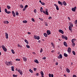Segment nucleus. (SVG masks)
Returning a JSON list of instances; mask_svg holds the SVG:
<instances>
[{
  "instance_id": "obj_1",
  "label": "nucleus",
  "mask_w": 77,
  "mask_h": 77,
  "mask_svg": "<svg viewBox=\"0 0 77 77\" xmlns=\"http://www.w3.org/2000/svg\"><path fill=\"white\" fill-rule=\"evenodd\" d=\"M5 63L7 66H10L11 65H12V61H9L8 62V61H6L5 62Z\"/></svg>"
},
{
  "instance_id": "obj_2",
  "label": "nucleus",
  "mask_w": 77,
  "mask_h": 77,
  "mask_svg": "<svg viewBox=\"0 0 77 77\" xmlns=\"http://www.w3.org/2000/svg\"><path fill=\"white\" fill-rule=\"evenodd\" d=\"M48 11V9H45V11H43V13L44 14H46L47 15H48V12L47 11Z\"/></svg>"
},
{
  "instance_id": "obj_3",
  "label": "nucleus",
  "mask_w": 77,
  "mask_h": 77,
  "mask_svg": "<svg viewBox=\"0 0 77 77\" xmlns=\"http://www.w3.org/2000/svg\"><path fill=\"white\" fill-rule=\"evenodd\" d=\"M2 47L4 51L5 52L7 51V49L5 47V46L4 45H2Z\"/></svg>"
},
{
  "instance_id": "obj_4",
  "label": "nucleus",
  "mask_w": 77,
  "mask_h": 77,
  "mask_svg": "<svg viewBox=\"0 0 77 77\" xmlns=\"http://www.w3.org/2000/svg\"><path fill=\"white\" fill-rule=\"evenodd\" d=\"M62 38H63V39H65L66 40H68V37L64 35H62Z\"/></svg>"
},
{
  "instance_id": "obj_5",
  "label": "nucleus",
  "mask_w": 77,
  "mask_h": 77,
  "mask_svg": "<svg viewBox=\"0 0 77 77\" xmlns=\"http://www.w3.org/2000/svg\"><path fill=\"white\" fill-rule=\"evenodd\" d=\"M67 51L69 54H70V53H71V48H68Z\"/></svg>"
},
{
  "instance_id": "obj_6",
  "label": "nucleus",
  "mask_w": 77,
  "mask_h": 77,
  "mask_svg": "<svg viewBox=\"0 0 77 77\" xmlns=\"http://www.w3.org/2000/svg\"><path fill=\"white\" fill-rule=\"evenodd\" d=\"M77 7H75L74 8H72V11L73 12H75V10H76V8Z\"/></svg>"
},
{
  "instance_id": "obj_7",
  "label": "nucleus",
  "mask_w": 77,
  "mask_h": 77,
  "mask_svg": "<svg viewBox=\"0 0 77 77\" xmlns=\"http://www.w3.org/2000/svg\"><path fill=\"white\" fill-rule=\"evenodd\" d=\"M47 33L48 35H50L51 34V32H50V31L49 30H48L47 31Z\"/></svg>"
},
{
  "instance_id": "obj_8",
  "label": "nucleus",
  "mask_w": 77,
  "mask_h": 77,
  "mask_svg": "<svg viewBox=\"0 0 77 77\" xmlns=\"http://www.w3.org/2000/svg\"><path fill=\"white\" fill-rule=\"evenodd\" d=\"M54 6H55V7H56V9H57V11H59V7L57 6V5H56V4H54Z\"/></svg>"
},
{
  "instance_id": "obj_9",
  "label": "nucleus",
  "mask_w": 77,
  "mask_h": 77,
  "mask_svg": "<svg viewBox=\"0 0 77 77\" xmlns=\"http://www.w3.org/2000/svg\"><path fill=\"white\" fill-rule=\"evenodd\" d=\"M59 32L60 33H61L62 34H63L64 33V32H63V31L61 29H59Z\"/></svg>"
},
{
  "instance_id": "obj_10",
  "label": "nucleus",
  "mask_w": 77,
  "mask_h": 77,
  "mask_svg": "<svg viewBox=\"0 0 77 77\" xmlns=\"http://www.w3.org/2000/svg\"><path fill=\"white\" fill-rule=\"evenodd\" d=\"M23 60L25 62H26L27 61V58L25 57H23Z\"/></svg>"
},
{
  "instance_id": "obj_11",
  "label": "nucleus",
  "mask_w": 77,
  "mask_h": 77,
  "mask_svg": "<svg viewBox=\"0 0 77 77\" xmlns=\"http://www.w3.org/2000/svg\"><path fill=\"white\" fill-rule=\"evenodd\" d=\"M17 71H18V72H19L20 74V75H22V74H23L22 71H20V69L17 70Z\"/></svg>"
},
{
  "instance_id": "obj_12",
  "label": "nucleus",
  "mask_w": 77,
  "mask_h": 77,
  "mask_svg": "<svg viewBox=\"0 0 77 77\" xmlns=\"http://www.w3.org/2000/svg\"><path fill=\"white\" fill-rule=\"evenodd\" d=\"M58 58L59 59H62V55L61 54H60L59 56L58 57Z\"/></svg>"
},
{
  "instance_id": "obj_13",
  "label": "nucleus",
  "mask_w": 77,
  "mask_h": 77,
  "mask_svg": "<svg viewBox=\"0 0 77 77\" xmlns=\"http://www.w3.org/2000/svg\"><path fill=\"white\" fill-rule=\"evenodd\" d=\"M12 14L13 15V16L15 17V12H14V11H12Z\"/></svg>"
},
{
  "instance_id": "obj_14",
  "label": "nucleus",
  "mask_w": 77,
  "mask_h": 77,
  "mask_svg": "<svg viewBox=\"0 0 77 77\" xmlns=\"http://www.w3.org/2000/svg\"><path fill=\"white\" fill-rule=\"evenodd\" d=\"M49 77H54V75H53V74H51L50 73L49 74Z\"/></svg>"
},
{
  "instance_id": "obj_15",
  "label": "nucleus",
  "mask_w": 77,
  "mask_h": 77,
  "mask_svg": "<svg viewBox=\"0 0 77 77\" xmlns=\"http://www.w3.org/2000/svg\"><path fill=\"white\" fill-rule=\"evenodd\" d=\"M76 41V40L75 38L72 39V43H74V41Z\"/></svg>"
},
{
  "instance_id": "obj_16",
  "label": "nucleus",
  "mask_w": 77,
  "mask_h": 77,
  "mask_svg": "<svg viewBox=\"0 0 77 77\" xmlns=\"http://www.w3.org/2000/svg\"><path fill=\"white\" fill-rule=\"evenodd\" d=\"M58 3L59 4V5H60L61 6H62L63 4H62V2H60V1H58Z\"/></svg>"
},
{
  "instance_id": "obj_17",
  "label": "nucleus",
  "mask_w": 77,
  "mask_h": 77,
  "mask_svg": "<svg viewBox=\"0 0 77 77\" xmlns=\"http://www.w3.org/2000/svg\"><path fill=\"white\" fill-rule=\"evenodd\" d=\"M5 36L7 39H8V34L7 33H5Z\"/></svg>"
},
{
  "instance_id": "obj_18",
  "label": "nucleus",
  "mask_w": 77,
  "mask_h": 77,
  "mask_svg": "<svg viewBox=\"0 0 77 77\" xmlns=\"http://www.w3.org/2000/svg\"><path fill=\"white\" fill-rule=\"evenodd\" d=\"M66 71L67 72H68V73L70 72V70H69V69H68L66 68Z\"/></svg>"
},
{
  "instance_id": "obj_19",
  "label": "nucleus",
  "mask_w": 77,
  "mask_h": 77,
  "mask_svg": "<svg viewBox=\"0 0 77 77\" xmlns=\"http://www.w3.org/2000/svg\"><path fill=\"white\" fill-rule=\"evenodd\" d=\"M63 44L65 46H67V43L66 42H64L63 43Z\"/></svg>"
},
{
  "instance_id": "obj_20",
  "label": "nucleus",
  "mask_w": 77,
  "mask_h": 77,
  "mask_svg": "<svg viewBox=\"0 0 77 77\" xmlns=\"http://www.w3.org/2000/svg\"><path fill=\"white\" fill-rule=\"evenodd\" d=\"M63 5H64V6H66V2H65V1H63Z\"/></svg>"
},
{
  "instance_id": "obj_21",
  "label": "nucleus",
  "mask_w": 77,
  "mask_h": 77,
  "mask_svg": "<svg viewBox=\"0 0 77 77\" xmlns=\"http://www.w3.org/2000/svg\"><path fill=\"white\" fill-rule=\"evenodd\" d=\"M11 70L12 71H14V67L13 66H12L11 67Z\"/></svg>"
},
{
  "instance_id": "obj_22",
  "label": "nucleus",
  "mask_w": 77,
  "mask_h": 77,
  "mask_svg": "<svg viewBox=\"0 0 77 77\" xmlns=\"http://www.w3.org/2000/svg\"><path fill=\"white\" fill-rule=\"evenodd\" d=\"M34 62H35V63H39V62L38 61V60L37 59L35 60H34Z\"/></svg>"
},
{
  "instance_id": "obj_23",
  "label": "nucleus",
  "mask_w": 77,
  "mask_h": 77,
  "mask_svg": "<svg viewBox=\"0 0 77 77\" xmlns=\"http://www.w3.org/2000/svg\"><path fill=\"white\" fill-rule=\"evenodd\" d=\"M64 56L65 57H68V54H66V53L64 54Z\"/></svg>"
},
{
  "instance_id": "obj_24",
  "label": "nucleus",
  "mask_w": 77,
  "mask_h": 77,
  "mask_svg": "<svg viewBox=\"0 0 77 77\" xmlns=\"http://www.w3.org/2000/svg\"><path fill=\"white\" fill-rule=\"evenodd\" d=\"M72 26H69V30H72Z\"/></svg>"
},
{
  "instance_id": "obj_25",
  "label": "nucleus",
  "mask_w": 77,
  "mask_h": 77,
  "mask_svg": "<svg viewBox=\"0 0 77 77\" xmlns=\"http://www.w3.org/2000/svg\"><path fill=\"white\" fill-rule=\"evenodd\" d=\"M25 42H26V44H29V42L26 40V39H25Z\"/></svg>"
},
{
  "instance_id": "obj_26",
  "label": "nucleus",
  "mask_w": 77,
  "mask_h": 77,
  "mask_svg": "<svg viewBox=\"0 0 77 77\" xmlns=\"http://www.w3.org/2000/svg\"><path fill=\"white\" fill-rule=\"evenodd\" d=\"M44 35L45 37H47V33H44Z\"/></svg>"
},
{
  "instance_id": "obj_27",
  "label": "nucleus",
  "mask_w": 77,
  "mask_h": 77,
  "mask_svg": "<svg viewBox=\"0 0 77 77\" xmlns=\"http://www.w3.org/2000/svg\"><path fill=\"white\" fill-rule=\"evenodd\" d=\"M40 11L41 12H43V9L42 8V7H41Z\"/></svg>"
},
{
  "instance_id": "obj_28",
  "label": "nucleus",
  "mask_w": 77,
  "mask_h": 77,
  "mask_svg": "<svg viewBox=\"0 0 77 77\" xmlns=\"http://www.w3.org/2000/svg\"><path fill=\"white\" fill-rule=\"evenodd\" d=\"M40 74L42 75H44V72H43L42 71H41L40 72Z\"/></svg>"
},
{
  "instance_id": "obj_29",
  "label": "nucleus",
  "mask_w": 77,
  "mask_h": 77,
  "mask_svg": "<svg viewBox=\"0 0 77 77\" xmlns=\"http://www.w3.org/2000/svg\"><path fill=\"white\" fill-rule=\"evenodd\" d=\"M20 7L21 8H23V5H20Z\"/></svg>"
},
{
  "instance_id": "obj_30",
  "label": "nucleus",
  "mask_w": 77,
  "mask_h": 77,
  "mask_svg": "<svg viewBox=\"0 0 77 77\" xmlns=\"http://www.w3.org/2000/svg\"><path fill=\"white\" fill-rule=\"evenodd\" d=\"M23 23H27V20H24V21H23Z\"/></svg>"
},
{
  "instance_id": "obj_31",
  "label": "nucleus",
  "mask_w": 77,
  "mask_h": 77,
  "mask_svg": "<svg viewBox=\"0 0 77 77\" xmlns=\"http://www.w3.org/2000/svg\"><path fill=\"white\" fill-rule=\"evenodd\" d=\"M7 8L8 9H11V7H10V6L9 5H7Z\"/></svg>"
},
{
  "instance_id": "obj_32",
  "label": "nucleus",
  "mask_w": 77,
  "mask_h": 77,
  "mask_svg": "<svg viewBox=\"0 0 77 77\" xmlns=\"http://www.w3.org/2000/svg\"><path fill=\"white\" fill-rule=\"evenodd\" d=\"M41 4V5H43L44 6H45V4L44 2H42Z\"/></svg>"
},
{
  "instance_id": "obj_33",
  "label": "nucleus",
  "mask_w": 77,
  "mask_h": 77,
  "mask_svg": "<svg viewBox=\"0 0 77 77\" xmlns=\"http://www.w3.org/2000/svg\"><path fill=\"white\" fill-rule=\"evenodd\" d=\"M19 14V13H18V11H17L16 12V15H17V16H18Z\"/></svg>"
},
{
  "instance_id": "obj_34",
  "label": "nucleus",
  "mask_w": 77,
  "mask_h": 77,
  "mask_svg": "<svg viewBox=\"0 0 77 77\" xmlns=\"http://www.w3.org/2000/svg\"><path fill=\"white\" fill-rule=\"evenodd\" d=\"M4 23L5 24H8V23H9V22L8 21H6L4 22Z\"/></svg>"
},
{
  "instance_id": "obj_35",
  "label": "nucleus",
  "mask_w": 77,
  "mask_h": 77,
  "mask_svg": "<svg viewBox=\"0 0 77 77\" xmlns=\"http://www.w3.org/2000/svg\"><path fill=\"white\" fill-rule=\"evenodd\" d=\"M40 39V37H39V36H37V39H37V40H39V39Z\"/></svg>"
},
{
  "instance_id": "obj_36",
  "label": "nucleus",
  "mask_w": 77,
  "mask_h": 77,
  "mask_svg": "<svg viewBox=\"0 0 77 77\" xmlns=\"http://www.w3.org/2000/svg\"><path fill=\"white\" fill-rule=\"evenodd\" d=\"M75 43H73L72 44V46L73 47H75Z\"/></svg>"
},
{
  "instance_id": "obj_37",
  "label": "nucleus",
  "mask_w": 77,
  "mask_h": 77,
  "mask_svg": "<svg viewBox=\"0 0 77 77\" xmlns=\"http://www.w3.org/2000/svg\"><path fill=\"white\" fill-rule=\"evenodd\" d=\"M26 47L28 48H30V46L29 45H26Z\"/></svg>"
},
{
  "instance_id": "obj_38",
  "label": "nucleus",
  "mask_w": 77,
  "mask_h": 77,
  "mask_svg": "<svg viewBox=\"0 0 77 77\" xmlns=\"http://www.w3.org/2000/svg\"><path fill=\"white\" fill-rule=\"evenodd\" d=\"M11 51L13 54H15V52L13 49L11 50Z\"/></svg>"
},
{
  "instance_id": "obj_39",
  "label": "nucleus",
  "mask_w": 77,
  "mask_h": 77,
  "mask_svg": "<svg viewBox=\"0 0 77 77\" xmlns=\"http://www.w3.org/2000/svg\"><path fill=\"white\" fill-rule=\"evenodd\" d=\"M29 71L30 72H31V73H33V71L31 69H29Z\"/></svg>"
},
{
  "instance_id": "obj_40",
  "label": "nucleus",
  "mask_w": 77,
  "mask_h": 77,
  "mask_svg": "<svg viewBox=\"0 0 77 77\" xmlns=\"http://www.w3.org/2000/svg\"><path fill=\"white\" fill-rule=\"evenodd\" d=\"M11 12L10 11H8L7 12L6 14H11Z\"/></svg>"
},
{
  "instance_id": "obj_41",
  "label": "nucleus",
  "mask_w": 77,
  "mask_h": 77,
  "mask_svg": "<svg viewBox=\"0 0 77 77\" xmlns=\"http://www.w3.org/2000/svg\"><path fill=\"white\" fill-rule=\"evenodd\" d=\"M72 53L73 55H75V51H72Z\"/></svg>"
},
{
  "instance_id": "obj_42",
  "label": "nucleus",
  "mask_w": 77,
  "mask_h": 77,
  "mask_svg": "<svg viewBox=\"0 0 77 77\" xmlns=\"http://www.w3.org/2000/svg\"><path fill=\"white\" fill-rule=\"evenodd\" d=\"M42 51H43V49L42 48H41V50L40 51V53H42Z\"/></svg>"
},
{
  "instance_id": "obj_43",
  "label": "nucleus",
  "mask_w": 77,
  "mask_h": 77,
  "mask_svg": "<svg viewBox=\"0 0 77 77\" xmlns=\"http://www.w3.org/2000/svg\"><path fill=\"white\" fill-rule=\"evenodd\" d=\"M36 75L37 76H39V73H36Z\"/></svg>"
},
{
  "instance_id": "obj_44",
  "label": "nucleus",
  "mask_w": 77,
  "mask_h": 77,
  "mask_svg": "<svg viewBox=\"0 0 77 77\" xmlns=\"http://www.w3.org/2000/svg\"><path fill=\"white\" fill-rule=\"evenodd\" d=\"M34 38H35V39H36L37 38V36H36V35H34Z\"/></svg>"
},
{
  "instance_id": "obj_45",
  "label": "nucleus",
  "mask_w": 77,
  "mask_h": 77,
  "mask_svg": "<svg viewBox=\"0 0 77 77\" xmlns=\"http://www.w3.org/2000/svg\"><path fill=\"white\" fill-rule=\"evenodd\" d=\"M51 44L52 46H53V47H54V44L53 43L51 42Z\"/></svg>"
},
{
  "instance_id": "obj_46",
  "label": "nucleus",
  "mask_w": 77,
  "mask_h": 77,
  "mask_svg": "<svg viewBox=\"0 0 77 77\" xmlns=\"http://www.w3.org/2000/svg\"><path fill=\"white\" fill-rule=\"evenodd\" d=\"M70 26H71V27H72V26H73V24L72 23H71Z\"/></svg>"
},
{
  "instance_id": "obj_47",
  "label": "nucleus",
  "mask_w": 77,
  "mask_h": 77,
  "mask_svg": "<svg viewBox=\"0 0 77 77\" xmlns=\"http://www.w3.org/2000/svg\"><path fill=\"white\" fill-rule=\"evenodd\" d=\"M5 12H6V13H7V12L8 10H7V9H5Z\"/></svg>"
},
{
  "instance_id": "obj_48",
  "label": "nucleus",
  "mask_w": 77,
  "mask_h": 77,
  "mask_svg": "<svg viewBox=\"0 0 77 77\" xmlns=\"http://www.w3.org/2000/svg\"><path fill=\"white\" fill-rule=\"evenodd\" d=\"M34 71H36L37 70V69L36 68H33Z\"/></svg>"
},
{
  "instance_id": "obj_49",
  "label": "nucleus",
  "mask_w": 77,
  "mask_h": 77,
  "mask_svg": "<svg viewBox=\"0 0 77 77\" xmlns=\"http://www.w3.org/2000/svg\"><path fill=\"white\" fill-rule=\"evenodd\" d=\"M13 76L14 77H17V75H13Z\"/></svg>"
},
{
  "instance_id": "obj_50",
  "label": "nucleus",
  "mask_w": 77,
  "mask_h": 77,
  "mask_svg": "<svg viewBox=\"0 0 77 77\" xmlns=\"http://www.w3.org/2000/svg\"><path fill=\"white\" fill-rule=\"evenodd\" d=\"M27 7H28V5H26L25 6L24 8L26 9Z\"/></svg>"
},
{
  "instance_id": "obj_51",
  "label": "nucleus",
  "mask_w": 77,
  "mask_h": 77,
  "mask_svg": "<svg viewBox=\"0 0 77 77\" xmlns=\"http://www.w3.org/2000/svg\"><path fill=\"white\" fill-rule=\"evenodd\" d=\"M15 60H16V61H20V59H16Z\"/></svg>"
},
{
  "instance_id": "obj_52",
  "label": "nucleus",
  "mask_w": 77,
  "mask_h": 77,
  "mask_svg": "<svg viewBox=\"0 0 77 77\" xmlns=\"http://www.w3.org/2000/svg\"><path fill=\"white\" fill-rule=\"evenodd\" d=\"M31 21H33V22H35V20H34V19H33V18L32 19Z\"/></svg>"
},
{
  "instance_id": "obj_53",
  "label": "nucleus",
  "mask_w": 77,
  "mask_h": 77,
  "mask_svg": "<svg viewBox=\"0 0 77 77\" xmlns=\"http://www.w3.org/2000/svg\"><path fill=\"white\" fill-rule=\"evenodd\" d=\"M39 20H40L41 21H44V20H43V19H42V18H39Z\"/></svg>"
},
{
  "instance_id": "obj_54",
  "label": "nucleus",
  "mask_w": 77,
  "mask_h": 77,
  "mask_svg": "<svg viewBox=\"0 0 77 77\" xmlns=\"http://www.w3.org/2000/svg\"><path fill=\"white\" fill-rule=\"evenodd\" d=\"M73 77H77V76H76V75H73Z\"/></svg>"
},
{
  "instance_id": "obj_55",
  "label": "nucleus",
  "mask_w": 77,
  "mask_h": 77,
  "mask_svg": "<svg viewBox=\"0 0 77 77\" xmlns=\"http://www.w3.org/2000/svg\"><path fill=\"white\" fill-rule=\"evenodd\" d=\"M26 9L24 8L23 9V11H26Z\"/></svg>"
},
{
  "instance_id": "obj_56",
  "label": "nucleus",
  "mask_w": 77,
  "mask_h": 77,
  "mask_svg": "<svg viewBox=\"0 0 77 77\" xmlns=\"http://www.w3.org/2000/svg\"><path fill=\"white\" fill-rule=\"evenodd\" d=\"M34 12H35V13H36V9L34 10Z\"/></svg>"
},
{
  "instance_id": "obj_57",
  "label": "nucleus",
  "mask_w": 77,
  "mask_h": 77,
  "mask_svg": "<svg viewBox=\"0 0 77 77\" xmlns=\"http://www.w3.org/2000/svg\"><path fill=\"white\" fill-rule=\"evenodd\" d=\"M75 24H77V20H75Z\"/></svg>"
},
{
  "instance_id": "obj_58",
  "label": "nucleus",
  "mask_w": 77,
  "mask_h": 77,
  "mask_svg": "<svg viewBox=\"0 0 77 77\" xmlns=\"http://www.w3.org/2000/svg\"><path fill=\"white\" fill-rule=\"evenodd\" d=\"M18 47H21V46L20 45L18 44Z\"/></svg>"
},
{
  "instance_id": "obj_59",
  "label": "nucleus",
  "mask_w": 77,
  "mask_h": 77,
  "mask_svg": "<svg viewBox=\"0 0 77 77\" xmlns=\"http://www.w3.org/2000/svg\"><path fill=\"white\" fill-rule=\"evenodd\" d=\"M42 59H44V60L46 59V57H43L42 58Z\"/></svg>"
},
{
  "instance_id": "obj_60",
  "label": "nucleus",
  "mask_w": 77,
  "mask_h": 77,
  "mask_svg": "<svg viewBox=\"0 0 77 77\" xmlns=\"http://www.w3.org/2000/svg\"><path fill=\"white\" fill-rule=\"evenodd\" d=\"M51 17H50L48 18V19H49V20H51Z\"/></svg>"
},
{
  "instance_id": "obj_61",
  "label": "nucleus",
  "mask_w": 77,
  "mask_h": 77,
  "mask_svg": "<svg viewBox=\"0 0 77 77\" xmlns=\"http://www.w3.org/2000/svg\"><path fill=\"white\" fill-rule=\"evenodd\" d=\"M55 51H54V50H53V51H51V52L52 53H54Z\"/></svg>"
},
{
  "instance_id": "obj_62",
  "label": "nucleus",
  "mask_w": 77,
  "mask_h": 77,
  "mask_svg": "<svg viewBox=\"0 0 77 77\" xmlns=\"http://www.w3.org/2000/svg\"><path fill=\"white\" fill-rule=\"evenodd\" d=\"M28 34H29V35H30L31 34V33L30 32H28Z\"/></svg>"
},
{
  "instance_id": "obj_63",
  "label": "nucleus",
  "mask_w": 77,
  "mask_h": 77,
  "mask_svg": "<svg viewBox=\"0 0 77 77\" xmlns=\"http://www.w3.org/2000/svg\"><path fill=\"white\" fill-rule=\"evenodd\" d=\"M68 19H69V20H71V19H70L69 17H68Z\"/></svg>"
},
{
  "instance_id": "obj_64",
  "label": "nucleus",
  "mask_w": 77,
  "mask_h": 77,
  "mask_svg": "<svg viewBox=\"0 0 77 77\" xmlns=\"http://www.w3.org/2000/svg\"><path fill=\"white\" fill-rule=\"evenodd\" d=\"M41 42V40H38V42H39V43H40Z\"/></svg>"
}]
</instances>
